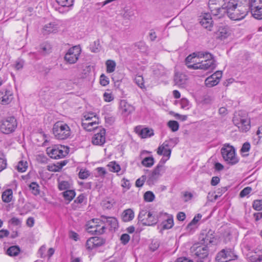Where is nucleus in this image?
<instances>
[{
	"mask_svg": "<svg viewBox=\"0 0 262 262\" xmlns=\"http://www.w3.org/2000/svg\"><path fill=\"white\" fill-rule=\"evenodd\" d=\"M47 169L50 171L57 172L60 170L58 164H53L47 166Z\"/></svg>",
	"mask_w": 262,
	"mask_h": 262,
	"instance_id": "obj_58",
	"label": "nucleus"
},
{
	"mask_svg": "<svg viewBox=\"0 0 262 262\" xmlns=\"http://www.w3.org/2000/svg\"><path fill=\"white\" fill-rule=\"evenodd\" d=\"M173 140L170 139L168 141H165L163 143L159 146L157 149V154L159 155H162L163 151V148H170L171 146V143L172 142Z\"/></svg>",
	"mask_w": 262,
	"mask_h": 262,
	"instance_id": "obj_30",
	"label": "nucleus"
},
{
	"mask_svg": "<svg viewBox=\"0 0 262 262\" xmlns=\"http://www.w3.org/2000/svg\"><path fill=\"white\" fill-rule=\"evenodd\" d=\"M134 15V13L132 11L125 10L124 13L123 14L122 16L125 19H130L131 17Z\"/></svg>",
	"mask_w": 262,
	"mask_h": 262,
	"instance_id": "obj_63",
	"label": "nucleus"
},
{
	"mask_svg": "<svg viewBox=\"0 0 262 262\" xmlns=\"http://www.w3.org/2000/svg\"><path fill=\"white\" fill-rule=\"evenodd\" d=\"M86 230L89 233L95 235L103 234L106 230L105 221L102 219H94L88 222Z\"/></svg>",
	"mask_w": 262,
	"mask_h": 262,
	"instance_id": "obj_4",
	"label": "nucleus"
},
{
	"mask_svg": "<svg viewBox=\"0 0 262 262\" xmlns=\"http://www.w3.org/2000/svg\"><path fill=\"white\" fill-rule=\"evenodd\" d=\"M24 61L22 60H17L15 64H14V68L17 70H19L20 69H21L24 66Z\"/></svg>",
	"mask_w": 262,
	"mask_h": 262,
	"instance_id": "obj_62",
	"label": "nucleus"
},
{
	"mask_svg": "<svg viewBox=\"0 0 262 262\" xmlns=\"http://www.w3.org/2000/svg\"><path fill=\"white\" fill-rule=\"evenodd\" d=\"M228 5V1L225 0H209L208 7L211 14L218 16L219 18L223 17L226 14V11Z\"/></svg>",
	"mask_w": 262,
	"mask_h": 262,
	"instance_id": "obj_2",
	"label": "nucleus"
},
{
	"mask_svg": "<svg viewBox=\"0 0 262 262\" xmlns=\"http://www.w3.org/2000/svg\"><path fill=\"white\" fill-rule=\"evenodd\" d=\"M107 167H109L110 170L112 172H117L120 170V165L115 161L110 162L107 165Z\"/></svg>",
	"mask_w": 262,
	"mask_h": 262,
	"instance_id": "obj_41",
	"label": "nucleus"
},
{
	"mask_svg": "<svg viewBox=\"0 0 262 262\" xmlns=\"http://www.w3.org/2000/svg\"><path fill=\"white\" fill-rule=\"evenodd\" d=\"M163 229H169L173 226V220L172 215L169 216L168 218L162 223Z\"/></svg>",
	"mask_w": 262,
	"mask_h": 262,
	"instance_id": "obj_29",
	"label": "nucleus"
},
{
	"mask_svg": "<svg viewBox=\"0 0 262 262\" xmlns=\"http://www.w3.org/2000/svg\"><path fill=\"white\" fill-rule=\"evenodd\" d=\"M69 187V184L66 181H62L59 184L58 188L60 190H66Z\"/></svg>",
	"mask_w": 262,
	"mask_h": 262,
	"instance_id": "obj_60",
	"label": "nucleus"
},
{
	"mask_svg": "<svg viewBox=\"0 0 262 262\" xmlns=\"http://www.w3.org/2000/svg\"><path fill=\"white\" fill-rule=\"evenodd\" d=\"M100 83L102 86H106L109 83L108 78L104 74L100 75Z\"/></svg>",
	"mask_w": 262,
	"mask_h": 262,
	"instance_id": "obj_53",
	"label": "nucleus"
},
{
	"mask_svg": "<svg viewBox=\"0 0 262 262\" xmlns=\"http://www.w3.org/2000/svg\"><path fill=\"white\" fill-rule=\"evenodd\" d=\"M17 126V122L13 116L7 117L1 122L0 130L5 134H9L15 130Z\"/></svg>",
	"mask_w": 262,
	"mask_h": 262,
	"instance_id": "obj_7",
	"label": "nucleus"
},
{
	"mask_svg": "<svg viewBox=\"0 0 262 262\" xmlns=\"http://www.w3.org/2000/svg\"><path fill=\"white\" fill-rule=\"evenodd\" d=\"M158 222V217L152 213L148 212L145 222H143V225L152 226L156 225Z\"/></svg>",
	"mask_w": 262,
	"mask_h": 262,
	"instance_id": "obj_24",
	"label": "nucleus"
},
{
	"mask_svg": "<svg viewBox=\"0 0 262 262\" xmlns=\"http://www.w3.org/2000/svg\"><path fill=\"white\" fill-rule=\"evenodd\" d=\"M120 105L122 113L125 116L128 115L134 111V106L124 100L121 101Z\"/></svg>",
	"mask_w": 262,
	"mask_h": 262,
	"instance_id": "obj_21",
	"label": "nucleus"
},
{
	"mask_svg": "<svg viewBox=\"0 0 262 262\" xmlns=\"http://www.w3.org/2000/svg\"><path fill=\"white\" fill-rule=\"evenodd\" d=\"M12 98V93L10 91L3 90L0 91V103L2 104L9 103Z\"/></svg>",
	"mask_w": 262,
	"mask_h": 262,
	"instance_id": "obj_15",
	"label": "nucleus"
},
{
	"mask_svg": "<svg viewBox=\"0 0 262 262\" xmlns=\"http://www.w3.org/2000/svg\"><path fill=\"white\" fill-rule=\"evenodd\" d=\"M29 188L30 190H31L32 193L35 195H37L39 194L40 191L39 189V186L38 184L36 182H32L29 185Z\"/></svg>",
	"mask_w": 262,
	"mask_h": 262,
	"instance_id": "obj_40",
	"label": "nucleus"
},
{
	"mask_svg": "<svg viewBox=\"0 0 262 262\" xmlns=\"http://www.w3.org/2000/svg\"><path fill=\"white\" fill-rule=\"evenodd\" d=\"M155 198V194L150 191H146L144 194V199L146 202H152Z\"/></svg>",
	"mask_w": 262,
	"mask_h": 262,
	"instance_id": "obj_42",
	"label": "nucleus"
},
{
	"mask_svg": "<svg viewBox=\"0 0 262 262\" xmlns=\"http://www.w3.org/2000/svg\"><path fill=\"white\" fill-rule=\"evenodd\" d=\"M93 45L90 47V50L92 52L97 53L99 51L100 43L99 40H97L94 42Z\"/></svg>",
	"mask_w": 262,
	"mask_h": 262,
	"instance_id": "obj_51",
	"label": "nucleus"
},
{
	"mask_svg": "<svg viewBox=\"0 0 262 262\" xmlns=\"http://www.w3.org/2000/svg\"><path fill=\"white\" fill-rule=\"evenodd\" d=\"M63 195L64 199L69 201H71L75 196V192L73 190H68L64 191Z\"/></svg>",
	"mask_w": 262,
	"mask_h": 262,
	"instance_id": "obj_37",
	"label": "nucleus"
},
{
	"mask_svg": "<svg viewBox=\"0 0 262 262\" xmlns=\"http://www.w3.org/2000/svg\"><path fill=\"white\" fill-rule=\"evenodd\" d=\"M233 122L242 132H247L250 128V121L248 118L235 116L233 118Z\"/></svg>",
	"mask_w": 262,
	"mask_h": 262,
	"instance_id": "obj_9",
	"label": "nucleus"
},
{
	"mask_svg": "<svg viewBox=\"0 0 262 262\" xmlns=\"http://www.w3.org/2000/svg\"><path fill=\"white\" fill-rule=\"evenodd\" d=\"M27 167V162H24L23 161H20L18 163L17 169L19 172H23L26 171Z\"/></svg>",
	"mask_w": 262,
	"mask_h": 262,
	"instance_id": "obj_48",
	"label": "nucleus"
},
{
	"mask_svg": "<svg viewBox=\"0 0 262 262\" xmlns=\"http://www.w3.org/2000/svg\"><path fill=\"white\" fill-rule=\"evenodd\" d=\"M213 101V97L209 95H205L202 97L201 103L204 104H209L211 103Z\"/></svg>",
	"mask_w": 262,
	"mask_h": 262,
	"instance_id": "obj_47",
	"label": "nucleus"
},
{
	"mask_svg": "<svg viewBox=\"0 0 262 262\" xmlns=\"http://www.w3.org/2000/svg\"><path fill=\"white\" fill-rule=\"evenodd\" d=\"M141 163L145 167H150L154 164V159L152 157H146L142 161Z\"/></svg>",
	"mask_w": 262,
	"mask_h": 262,
	"instance_id": "obj_38",
	"label": "nucleus"
},
{
	"mask_svg": "<svg viewBox=\"0 0 262 262\" xmlns=\"http://www.w3.org/2000/svg\"><path fill=\"white\" fill-rule=\"evenodd\" d=\"M196 57L198 58V56L195 55V54L193 55V53L192 54L189 55L186 57L185 59V63L189 69H193V67H191V66H194V63L198 62V61H197V59L196 58Z\"/></svg>",
	"mask_w": 262,
	"mask_h": 262,
	"instance_id": "obj_26",
	"label": "nucleus"
},
{
	"mask_svg": "<svg viewBox=\"0 0 262 262\" xmlns=\"http://www.w3.org/2000/svg\"><path fill=\"white\" fill-rule=\"evenodd\" d=\"M161 169V164H158L153 170L152 173L149 176L147 181L149 184H154V183L157 180L160 175Z\"/></svg>",
	"mask_w": 262,
	"mask_h": 262,
	"instance_id": "obj_18",
	"label": "nucleus"
},
{
	"mask_svg": "<svg viewBox=\"0 0 262 262\" xmlns=\"http://www.w3.org/2000/svg\"><path fill=\"white\" fill-rule=\"evenodd\" d=\"M135 131L142 138L150 137L154 135L153 129L147 127L142 128L137 126L135 128Z\"/></svg>",
	"mask_w": 262,
	"mask_h": 262,
	"instance_id": "obj_17",
	"label": "nucleus"
},
{
	"mask_svg": "<svg viewBox=\"0 0 262 262\" xmlns=\"http://www.w3.org/2000/svg\"><path fill=\"white\" fill-rule=\"evenodd\" d=\"M180 105L182 108L188 109L189 106V101L186 98H182L181 100Z\"/></svg>",
	"mask_w": 262,
	"mask_h": 262,
	"instance_id": "obj_59",
	"label": "nucleus"
},
{
	"mask_svg": "<svg viewBox=\"0 0 262 262\" xmlns=\"http://www.w3.org/2000/svg\"><path fill=\"white\" fill-rule=\"evenodd\" d=\"M154 73L157 76H162L165 74V70L162 65H158L154 70Z\"/></svg>",
	"mask_w": 262,
	"mask_h": 262,
	"instance_id": "obj_43",
	"label": "nucleus"
},
{
	"mask_svg": "<svg viewBox=\"0 0 262 262\" xmlns=\"http://www.w3.org/2000/svg\"><path fill=\"white\" fill-rule=\"evenodd\" d=\"M225 250V253L227 257V259L231 260L237 257V256L234 254L233 248H226L223 249Z\"/></svg>",
	"mask_w": 262,
	"mask_h": 262,
	"instance_id": "obj_35",
	"label": "nucleus"
},
{
	"mask_svg": "<svg viewBox=\"0 0 262 262\" xmlns=\"http://www.w3.org/2000/svg\"><path fill=\"white\" fill-rule=\"evenodd\" d=\"M187 80V76L183 73L177 72L174 76V84L180 88H184Z\"/></svg>",
	"mask_w": 262,
	"mask_h": 262,
	"instance_id": "obj_14",
	"label": "nucleus"
},
{
	"mask_svg": "<svg viewBox=\"0 0 262 262\" xmlns=\"http://www.w3.org/2000/svg\"><path fill=\"white\" fill-rule=\"evenodd\" d=\"M146 176H142L140 178L137 180L136 182V186L140 187L143 186L144 181L146 180Z\"/></svg>",
	"mask_w": 262,
	"mask_h": 262,
	"instance_id": "obj_56",
	"label": "nucleus"
},
{
	"mask_svg": "<svg viewBox=\"0 0 262 262\" xmlns=\"http://www.w3.org/2000/svg\"><path fill=\"white\" fill-rule=\"evenodd\" d=\"M52 131L55 138L58 140H66L70 138L72 134L70 127L61 121H58L54 124Z\"/></svg>",
	"mask_w": 262,
	"mask_h": 262,
	"instance_id": "obj_3",
	"label": "nucleus"
},
{
	"mask_svg": "<svg viewBox=\"0 0 262 262\" xmlns=\"http://www.w3.org/2000/svg\"><path fill=\"white\" fill-rule=\"evenodd\" d=\"M81 52L79 46H75L70 48L64 57L65 61L69 64L75 63L79 59Z\"/></svg>",
	"mask_w": 262,
	"mask_h": 262,
	"instance_id": "obj_8",
	"label": "nucleus"
},
{
	"mask_svg": "<svg viewBox=\"0 0 262 262\" xmlns=\"http://www.w3.org/2000/svg\"><path fill=\"white\" fill-rule=\"evenodd\" d=\"M20 252L19 247L13 246L9 247L7 250V254L11 256H16Z\"/></svg>",
	"mask_w": 262,
	"mask_h": 262,
	"instance_id": "obj_32",
	"label": "nucleus"
},
{
	"mask_svg": "<svg viewBox=\"0 0 262 262\" xmlns=\"http://www.w3.org/2000/svg\"><path fill=\"white\" fill-rule=\"evenodd\" d=\"M106 67V72L108 73H112L115 71L116 63L114 60L108 59L105 62Z\"/></svg>",
	"mask_w": 262,
	"mask_h": 262,
	"instance_id": "obj_31",
	"label": "nucleus"
},
{
	"mask_svg": "<svg viewBox=\"0 0 262 262\" xmlns=\"http://www.w3.org/2000/svg\"><path fill=\"white\" fill-rule=\"evenodd\" d=\"M252 191V188L250 187H247L244 188L239 193V196L241 198H243L246 196L247 195L249 194L251 191Z\"/></svg>",
	"mask_w": 262,
	"mask_h": 262,
	"instance_id": "obj_54",
	"label": "nucleus"
},
{
	"mask_svg": "<svg viewBox=\"0 0 262 262\" xmlns=\"http://www.w3.org/2000/svg\"><path fill=\"white\" fill-rule=\"evenodd\" d=\"M202 215L200 213L197 214L196 215H195L193 220L188 224L187 226V229H191V226L196 224L201 219Z\"/></svg>",
	"mask_w": 262,
	"mask_h": 262,
	"instance_id": "obj_46",
	"label": "nucleus"
},
{
	"mask_svg": "<svg viewBox=\"0 0 262 262\" xmlns=\"http://www.w3.org/2000/svg\"><path fill=\"white\" fill-rule=\"evenodd\" d=\"M58 4L62 7L69 8L73 5L74 0H56Z\"/></svg>",
	"mask_w": 262,
	"mask_h": 262,
	"instance_id": "obj_39",
	"label": "nucleus"
},
{
	"mask_svg": "<svg viewBox=\"0 0 262 262\" xmlns=\"http://www.w3.org/2000/svg\"><path fill=\"white\" fill-rule=\"evenodd\" d=\"M223 159L230 165H234L238 162V159L235 155L233 146L225 144L221 149Z\"/></svg>",
	"mask_w": 262,
	"mask_h": 262,
	"instance_id": "obj_6",
	"label": "nucleus"
},
{
	"mask_svg": "<svg viewBox=\"0 0 262 262\" xmlns=\"http://www.w3.org/2000/svg\"><path fill=\"white\" fill-rule=\"evenodd\" d=\"M90 175V172L86 169H81L78 174L79 178L81 179H85Z\"/></svg>",
	"mask_w": 262,
	"mask_h": 262,
	"instance_id": "obj_49",
	"label": "nucleus"
},
{
	"mask_svg": "<svg viewBox=\"0 0 262 262\" xmlns=\"http://www.w3.org/2000/svg\"><path fill=\"white\" fill-rule=\"evenodd\" d=\"M247 256L249 262H260L262 261V252L260 251L249 252Z\"/></svg>",
	"mask_w": 262,
	"mask_h": 262,
	"instance_id": "obj_19",
	"label": "nucleus"
},
{
	"mask_svg": "<svg viewBox=\"0 0 262 262\" xmlns=\"http://www.w3.org/2000/svg\"><path fill=\"white\" fill-rule=\"evenodd\" d=\"M130 239V236L126 233L123 234L120 237L121 243L123 245L127 244Z\"/></svg>",
	"mask_w": 262,
	"mask_h": 262,
	"instance_id": "obj_55",
	"label": "nucleus"
},
{
	"mask_svg": "<svg viewBox=\"0 0 262 262\" xmlns=\"http://www.w3.org/2000/svg\"><path fill=\"white\" fill-rule=\"evenodd\" d=\"M194 254L200 259L207 257L209 254L208 246L206 245L198 246L194 251Z\"/></svg>",
	"mask_w": 262,
	"mask_h": 262,
	"instance_id": "obj_13",
	"label": "nucleus"
},
{
	"mask_svg": "<svg viewBox=\"0 0 262 262\" xmlns=\"http://www.w3.org/2000/svg\"><path fill=\"white\" fill-rule=\"evenodd\" d=\"M134 212L132 209H127L123 211L121 214V219L124 222L132 221L134 218Z\"/></svg>",
	"mask_w": 262,
	"mask_h": 262,
	"instance_id": "obj_23",
	"label": "nucleus"
},
{
	"mask_svg": "<svg viewBox=\"0 0 262 262\" xmlns=\"http://www.w3.org/2000/svg\"><path fill=\"white\" fill-rule=\"evenodd\" d=\"M247 6L248 13L257 19H262V0H243Z\"/></svg>",
	"mask_w": 262,
	"mask_h": 262,
	"instance_id": "obj_5",
	"label": "nucleus"
},
{
	"mask_svg": "<svg viewBox=\"0 0 262 262\" xmlns=\"http://www.w3.org/2000/svg\"><path fill=\"white\" fill-rule=\"evenodd\" d=\"M253 207L255 210H262V200H255L253 203Z\"/></svg>",
	"mask_w": 262,
	"mask_h": 262,
	"instance_id": "obj_52",
	"label": "nucleus"
},
{
	"mask_svg": "<svg viewBox=\"0 0 262 262\" xmlns=\"http://www.w3.org/2000/svg\"><path fill=\"white\" fill-rule=\"evenodd\" d=\"M13 192L11 189L5 190L2 194V199L3 202L9 203L11 201L13 197Z\"/></svg>",
	"mask_w": 262,
	"mask_h": 262,
	"instance_id": "obj_27",
	"label": "nucleus"
},
{
	"mask_svg": "<svg viewBox=\"0 0 262 262\" xmlns=\"http://www.w3.org/2000/svg\"><path fill=\"white\" fill-rule=\"evenodd\" d=\"M105 243L104 238L97 236L92 237L87 240L86 246L89 249H93L102 246Z\"/></svg>",
	"mask_w": 262,
	"mask_h": 262,
	"instance_id": "obj_10",
	"label": "nucleus"
},
{
	"mask_svg": "<svg viewBox=\"0 0 262 262\" xmlns=\"http://www.w3.org/2000/svg\"><path fill=\"white\" fill-rule=\"evenodd\" d=\"M105 142V129L101 128L96 133L92 138V143L96 145H102Z\"/></svg>",
	"mask_w": 262,
	"mask_h": 262,
	"instance_id": "obj_11",
	"label": "nucleus"
},
{
	"mask_svg": "<svg viewBox=\"0 0 262 262\" xmlns=\"http://www.w3.org/2000/svg\"><path fill=\"white\" fill-rule=\"evenodd\" d=\"M167 124L172 132H176L179 129V125L176 121L170 120L168 122Z\"/></svg>",
	"mask_w": 262,
	"mask_h": 262,
	"instance_id": "obj_44",
	"label": "nucleus"
},
{
	"mask_svg": "<svg viewBox=\"0 0 262 262\" xmlns=\"http://www.w3.org/2000/svg\"><path fill=\"white\" fill-rule=\"evenodd\" d=\"M47 153L52 159H57L64 157L67 152L59 147L48 148Z\"/></svg>",
	"mask_w": 262,
	"mask_h": 262,
	"instance_id": "obj_12",
	"label": "nucleus"
},
{
	"mask_svg": "<svg viewBox=\"0 0 262 262\" xmlns=\"http://www.w3.org/2000/svg\"><path fill=\"white\" fill-rule=\"evenodd\" d=\"M200 20V24L206 29L210 30L213 21L209 13H205Z\"/></svg>",
	"mask_w": 262,
	"mask_h": 262,
	"instance_id": "obj_20",
	"label": "nucleus"
},
{
	"mask_svg": "<svg viewBox=\"0 0 262 262\" xmlns=\"http://www.w3.org/2000/svg\"><path fill=\"white\" fill-rule=\"evenodd\" d=\"M85 121H91L94 120L95 117H98L94 113H89L84 116Z\"/></svg>",
	"mask_w": 262,
	"mask_h": 262,
	"instance_id": "obj_57",
	"label": "nucleus"
},
{
	"mask_svg": "<svg viewBox=\"0 0 262 262\" xmlns=\"http://www.w3.org/2000/svg\"><path fill=\"white\" fill-rule=\"evenodd\" d=\"M215 259L217 262H226L229 260L227 259V257L225 253V250L223 249L217 253Z\"/></svg>",
	"mask_w": 262,
	"mask_h": 262,
	"instance_id": "obj_36",
	"label": "nucleus"
},
{
	"mask_svg": "<svg viewBox=\"0 0 262 262\" xmlns=\"http://www.w3.org/2000/svg\"><path fill=\"white\" fill-rule=\"evenodd\" d=\"M148 211L146 210H142L140 211L139 214L138 216V219L139 222H142L143 225V222H145L146 219L145 217L148 214Z\"/></svg>",
	"mask_w": 262,
	"mask_h": 262,
	"instance_id": "obj_45",
	"label": "nucleus"
},
{
	"mask_svg": "<svg viewBox=\"0 0 262 262\" xmlns=\"http://www.w3.org/2000/svg\"><path fill=\"white\" fill-rule=\"evenodd\" d=\"M159 247V243L157 241H152L150 245L149 248L152 251H155Z\"/></svg>",
	"mask_w": 262,
	"mask_h": 262,
	"instance_id": "obj_64",
	"label": "nucleus"
},
{
	"mask_svg": "<svg viewBox=\"0 0 262 262\" xmlns=\"http://www.w3.org/2000/svg\"><path fill=\"white\" fill-rule=\"evenodd\" d=\"M216 35L217 37L223 39L228 36V28L226 26L222 25L218 27L216 31Z\"/></svg>",
	"mask_w": 262,
	"mask_h": 262,
	"instance_id": "obj_25",
	"label": "nucleus"
},
{
	"mask_svg": "<svg viewBox=\"0 0 262 262\" xmlns=\"http://www.w3.org/2000/svg\"><path fill=\"white\" fill-rule=\"evenodd\" d=\"M58 26L54 23H50L44 26L42 32L44 35L56 33L58 31Z\"/></svg>",
	"mask_w": 262,
	"mask_h": 262,
	"instance_id": "obj_16",
	"label": "nucleus"
},
{
	"mask_svg": "<svg viewBox=\"0 0 262 262\" xmlns=\"http://www.w3.org/2000/svg\"><path fill=\"white\" fill-rule=\"evenodd\" d=\"M214 236L213 235L211 231H209L205 235V237H203L202 241L204 242V244L208 245V244H211L214 242Z\"/></svg>",
	"mask_w": 262,
	"mask_h": 262,
	"instance_id": "obj_34",
	"label": "nucleus"
},
{
	"mask_svg": "<svg viewBox=\"0 0 262 262\" xmlns=\"http://www.w3.org/2000/svg\"><path fill=\"white\" fill-rule=\"evenodd\" d=\"M250 149V144L249 142H245L243 144L241 151L242 152H246L249 151Z\"/></svg>",
	"mask_w": 262,
	"mask_h": 262,
	"instance_id": "obj_61",
	"label": "nucleus"
},
{
	"mask_svg": "<svg viewBox=\"0 0 262 262\" xmlns=\"http://www.w3.org/2000/svg\"><path fill=\"white\" fill-rule=\"evenodd\" d=\"M98 117H95L94 120L91 121H85V122H82V125L88 130H91L93 128H95L96 127H92L94 125L98 124Z\"/></svg>",
	"mask_w": 262,
	"mask_h": 262,
	"instance_id": "obj_28",
	"label": "nucleus"
},
{
	"mask_svg": "<svg viewBox=\"0 0 262 262\" xmlns=\"http://www.w3.org/2000/svg\"><path fill=\"white\" fill-rule=\"evenodd\" d=\"M194 54L198 56L199 60L194 66H191L193 67V69L212 71L216 68L215 60L211 53L199 52L193 53V55Z\"/></svg>",
	"mask_w": 262,
	"mask_h": 262,
	"instance_id": "obj_1",
	"label": "nucleus"
},
{
	"mask_svg": "<svg viewBox=\"0 0 262 262\" xmlns=\"http://www.w3.org/2000/svg\"><path fill=\"white\" fill-rule=\"evenodd\" d=\"M135 81L137 84L141 89L144 88V79L142 76H137L135 77Z\"/></svg>",
	"mask_w": 262,
	"mask_h": 262,
	"instance_id": "obj_50",
	"label": "nucleus"
},
{
	"mask_svg": "<svg viewBox=\"0 0 262 262\" xmlns=\"http://www.w3.org/2000/svg\"><path fill=\"white\" fill-rule=\"evenodd\" d=\"M219 80H216L211 75L207 78L205 81V83L206 86L211 88L217 85L219 83Z\"/></svg>",
	"mask_w": 262,
	"mask_h": 262,
	"instance_id": "obj_33",
	"label": "nucleus"
},
{
	"mask_svg": "<svg viewBox=\"0 0 262 262\" xmlns=\"http://www.w3.org/2000/svg\"><path fill=\"white\" fill-rule=\"evenodd\" d=\"M101 219L105 221V224L107 223L110 226V230H115L118 227V223L116 218L114 217H107L102 215Z\"/></svg>",
	"mask_w": 262,
	"mask_h": 262,
	"instance_id": "obj_22",
	"label": "nucleus"
}]
</instances>
